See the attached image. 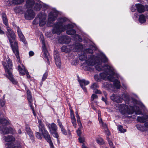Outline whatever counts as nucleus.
<instances>
[{
  "instance_id": "nucleus-17",
  "label": "nucleus",
  "mask_w": 148,
  "mask_h": 148,
  "mask_svg": "<svg viewBox=\"0 0 148 148\" xmlns=\"http://www.w3.org/2000/svg\"><path fill=\"white\" fill-rule=\"evenodd\" d=\"M42 50L44 54V58H46L47 60L48 61V56H49V54L45 46V42L42 39Z\"/></svg>"
},
{
  "instance_id": "nucleus-31",
  "label": "nucleus",
  "mask_w": 148,
  "mask_h": 148,
  "mask_svg": "<svg viewBox=\"0 0 148 148\" xmlns=\"http://www.w3.org/2000/svg\"><path fill=\"white\" fill-rule=\"evenodd\" d=\"M76 113V116L77 119V121L78 124V125L80 126V127H82V124L80 120V118L79 115L78 114V112L77 111H76L75 112Z\"/></svg>"
},
{
  "instance_id": "nucleus-57",
  "label": "nucleus",
  "mask_w": 148,
  "mask_h": 148,
  "mask_svg": "<svg viewBox=\"0 0 148 148\" xmlns=\"http://www.w3.org/2000/svg\"><path fill=\"white\" fill-rule=\"evenodd\" d=\"M95 92L96 93V94H101V92L99 90H96L95 91Z\"/></svg>"
},
{
  "instance_id": "nucleus-32",
  "label": "nucleus",
  "mask_w": 148,
  "mask_h": 148,
  "mask_svg": "<svg viewBox=\"0 0 148 148\" xmlns=\"http://www.w3.org/2000/svg\"><path fill=\"white\" fill-rule=\"evenodd\" d=\"M101 125L103 127L105 131H107L108 130L107 126L106 123H104L102 121V122H99Z\"/></svg>"
},
{
  "instance_id": "nucleus-3",
  "label": "nucleus",
  "mask_w": 148,
  "mask_h": 148,
  "mask_svg": "<svg viewBox=\"0 0 148 148\" xmlns=\"http://www.w3.org/2000/svg\"><path fill=\"white\" fill-rule=\"evenodd\" d=\"M58 22L54 25L52 29V32L53 34H60L62 32L67 29V34L72 35L76 33V31L73 29V25L71 24H69L66 25V22L68 21V20L65 18H59Z\"/></svg>"
},
{
  "instance_id": "nucleus-42",
  "label": "nucleus",
  "mask_w": 148,
  "mask_h": 148,
  "mask_svg": "<svg viewBox=\"0 0 148 148\" xmlns=\"http://www.w3.org/2000/svg\"><path fill=\"white\" fill-rule=\"evenodd\" d=\"M51 133L52 134L53 136L54 137L57 138H58V133L56 132V131L51 132Z\"/></svg>"
},
{
  "instance_id": "nucleus-62",
  "label": "nucleus",
  "mask_w": 148,
  "mask_h": 148,
  "mask_svg": "<svg viewBox=\"0 0 148 148\" xmlns=\"http://www.w3.org/2000/svg\"><path fill=\"white\" fill-rule=\"evenodd\" d=\"M91 107H92V108L94 110H96V108L94 107V106H93V105H91Z\"/></svg>"
},
{
  "instance_id": "nucleus-47",
  "label": "nucleus",
  "mask_w": 148,
  "mask_h": 148,
  "mask_svg": "<svg viewBox=\"0 0 148 148\" xmlns=\"http://www.w3.org/2000/svg\"><path fill=\"white\" fill-rule=\"evenodd\" d=\"M101 112L100 111H98V117L99 122H102V119L101 118Z\"/></svg>"
},
{
  "instance_id": "nucleus-28",
  "label": "nucleus",
  "mask_w": 148,
  "mask_h": 148,
  "mask_svg": "<svg viewBox=\"0 0 148 148\" xmlns=\"http://www.w3.org/2000/svg\"><path fill=\"white\" fill-rule=\"evenodd\" d=\"M24 2V0H12L11 3L15 5H18L23 3Z\"/></svg>"
},
{
  "instance_id": "nucleus-18",
  "label": "nucleus",
  "mask_w": 148,
  "mask_h": 148,
  "mask_svg": "<svg viewBox=\"0 0 148 148\" xmlns=\"http://www.w3.org/2000/svg\"><path fill=\"white\" fill-rule=\"evenodd\" d=\"M54 56L55 61V63L57 66L58 68H60L61 63L58 53L57 51H54Z\"/></svg>"
},
{
  "instance_id": "nucleus-56",
  "label": "nucleus",
  "mask_w": 148,
  "mask_h": 148,
  "mask_svg": "<svg viewBox=\"0 0 148 148\" xmlns=\"http://www.w3.org/2000/svg\"><path fill=\"white\" fill-rule=\"evenodd\" d=\"M34 52L32 51H30L29 52V55L30 56H32L34 55Z\"/></svg>"
},
{
  "instance_id": "nucleus-2",
  "label": "nucleus",
  "mask_w": 148,
  "mask_h": 148,
  "mask_svg": "<svg viewBox=\"0 0 148 148\" xmlns=\"http://www.w3.org/2000/svg\"><path fill=\"white\" fill-rule=\"evenodd\" d=\"M2 17L4 24L7 26L6 28L7 31L6 32V35L8 39L13 53L15 55L18 62L20 63L18 45L17 42L16 40V36L11 28L8 26V19L6 14L5 13H2Z\"/></svg>"
},
{
  "instance_id": "nucleus-11",
  "label": "nucleus",
  "mask_w": 148,
  "mask_h": 148,
  "mask_svg": "<svg viewBox=\"0 0 148 148\" xmlns=\"http://www.w3.org/2000/svg\"><path fill=\"white\" fill-rule=\"evenodd\" d=\"M39 131L41 132L44 138L48 141L51 140V138L48 132L45 129L44 126H38Z\"/></svg>"
},
{
  "instance_id": "nucleus-48",
  "label": "nucleus",
  "mask_w": 148,
  "mask_h": 148,
  "mask_svg": "<svg viewBox=\"0 0 148 148\" xmlns=\"http://www.w3.org/2000/svg\"><path fill=\"white\" fill-rule=\"evenodd\" d=\"M71 119H75V117L74 114L73 112V110H71Z\"/></svg>"
},
{
  "instance_id": "nucleus-4",
  "label": "nucleus",
  "mask_w": 148,
  "mask_h": 148,
  "mask_svg": "<svg viewBox=\"0 0 148 148\" xmlns=\"http://www.w3.org/2000/svg\"><path fill=\"white\" fill-rule=\"evenodd\" d=\"M7 63H6L5 62H4L3 63L5 72L7 73L6 76L13 84H16L17 82L13 78L10 71L12 68V64L11 60L9 58L7 60Z\"/></svg>"
},
{
  "instance_id": "nucleus-33",
  "label": "nucleus",
  "mask_w": 148,
  "mask_h": 148,
  "mask_svg": "<svg viewBox=\"0 0 148 148\" xmlns=\"http://www.w3.org/2000/svg\"><path fill=\"white\" fill-rule=\"evenodd\" d=\"M96 141L98 144H102L104 143L103 139L100 137L97 138Z\"/></svg>"
},
{
  "instance_id": "nucleus-30",
  "label": "nucleus",
  "mask_w": 148,
  "mask_h": 148,
  "mask_svg": "<svg viewBox=\"0 0 148 148\" xmlns=\"http://www.w3.org/2000/svg\"><path fill=\"white\" fill-rule=\"evenodd\" d=\"M146 18L145 16L143 14L139 15V22L143 23L145 22Z\"/></svg>"
},
{
  "instance_id": "nucleus-26",
  "label": "nucleus",
  "mask_w": 148,
  "mask_h": 148,
  "mask_svg": "<svg viewBox=\"0 0 148 148\" xmlns=\"http://www.w3.org/2000/svg\"><path fill=\"white\" fill-rule=\"evenodd\" d=\"M145 10L148 11V5H145L144 6L139 4V13L143 12Z\"/></svg>"
},
{
  "instance_id": "nucleus-10",
  "label": "nucleus",
  "mask_w": 148,
  "mask_h": 148,
  "mask_svg": "<svg viewBox=\"0 0 148 148\" xmlns=\"http://www.w3.org/2000/svg\"><path fill=\"white\" fill-rule=\"evenodd\" d=\"M121 97L120 95L113 94L110 96L111 99L113 101L117 103L122 102L124 98H126L127 96L125 94L123 93Z\"/></svg>"
},
{
  "instance_id": "nucleus-9",
  "label": "nucleus",
  "mask_w": 148,
  "mask_h": 148,
  "mask_svg": "<svg viewBox=\"0 0 148 148\" xmlns=\"http://www.w3.org/2000/svg\"><path fill=\"white\" fill-rule=\"evenodd\" d=\"M3 139L5 141L8 142L5 145V147L7 148H11L15 140V138L12 135L4 136Z\"/></svg>"
},
{
  "instance_id": "nucleus-59",
  "label": "nucleus",
  "mask_w": 148,
  "mask_h": 148,
  "mask_svg": "<svg viewBox=\"0 0 148 148\" xmlns=\"http://www.w3.org/2000/svg\"><path fill=\"white\" fill-rule=\"evenodd\" d=\"M94 77H95V79L96 81H98L99 80V79H98V75H95L94 76Z\"/></svg>"
},
{
  "instance_id": "nucleus-46",
  "label": "nucleus",
  "mask_w": 148,
  "mask_h": 148,
  "mask_svg": "<svg viewBox=\"0 0 148 148\" xmlns=\"http://www.w3.org/2000/svg\"><path fill=\"white\" fill-rule=\"evenodd\" d=\"M79 126V128L77 130V133L78 135V136H79L81 134V129L82 128V127H80V126Z\"/></svg>"
},
{
  "instance_id": "nucleus-64",
  "label": "nucleus",
  "mask_w": 148,
  "mask_h": 148,
  "mask_svg": "<svg viewBox=\"0 0 148 148\" xmlns=\"http://www.w3.org/2000/svg\"><path fill=\"white\" fill-rule=\"evenodd\" d=\"M102 100H103V101H106V99L103 97H102Z\"/></svg>"
},
{
  "instance_id": "nucleus-44",
  "label": "nucleus",
  "mask_w": 148,
  "mask_h": 148,
  "mask_svg": "<svg viewBox=\"0 0 148 148\" xmlns=\"http://www.w3.org/2000/svg\"><path fill=\"white\" fill-rule=\"evenodd\" d=\"M61 131L63 134L66 135L67 134V132L66 130L64 129V127H62L60 128Z\"/></svg>"
},
{
  "instance_id": "nucleus-14",
  "label": "nucleus",
  "mask_w": 148,
  "mask_h": 148,
  "mask_svg": "<svg viewBox=\"0 0 148 148\" xmlns=\"http://www.w3.org/2000/svg\"><path fill=\"white\" fill-rule=\"evenodd\" d=\"M58 15V12L56 11H53L51 12L49 14L48 18V23H51L56 19Z\"/></svg>"
},
{
  "instance_id": "nucleus-21",
  "label": "nucleus",
  "mask_w": 148,
  "mask_h": 148,
  "mask_svg": "<svg viewBox=\"0 0 148 148\" xmlns=\"http://www.w3.org/2000/svg\"><path fill=\"white\" fill-rule=\"evenodd\" d=\"M131 10L132 12H135L137 10V12L136 13L134 14V16L135 18L137 19L138 20H139L138 17V13H139V4H136L135 5H133L132 6Z\"/></svg>"
},
{
  "instance_id": "nucleus-63",
  "label": "nucleus",
  "mask_w": 148,
  "mask_h": 148,
  "mask_svg": "<svg viewBox=\"0 0 148 148\" xmlns=\"http://www.w3.org/2000/svg\"><path fill=\"white\" fill-rule=\"evenodd\" d=\"M18 133L20 134H21V130H18Z\"/></svg>"
},
{
  "instance_id": "nucleus-54",
  "label": "nucleus",
  "mask_w": 148,
  "mask_h": 148,
  "mask_svg": "<svg viewBox=\"0 0 148 148\" xmlns=\"http://www.w3.org/2000/svg\"><path fill=\"white\" fill-rule=\"evenodd\" d=\"M81 87L83 90L84 91L86 92H87V90L86 89V88L85 86H83V85H80Z\"/></svg>"
},
{
  "instance_id": "nucleus-12",
  "label": "nucleus",
  "mask_w": 148,
  "mask_h": 148,
  "mask_svg": "<svg viewBox=\"0 0 148 148\" xmlns=\"http://www.w3.org/2000/svg\"><path fill=\"white\" fill-rule=\"evenodd\" d=\"M92 49H86L85 50V52L83 54L80 55L79 57V58L81 60H86L87 59V54L88 53H93V50H95L96 49L95 47H92Z\"/></svg>"
},
{
  "instance_id": "nucleus-51",
  "label": "nucleus",
  "mask_w": 148,
  "mask_h": 148,
  "mask_svg": "<svg viewBox=\"0 0 148 148\" xmlns=\"http://www.w3.org/2000/svg\"><path fill=\"white\" fill-rule=\"evenodd\" d=\"M11 147L12 148H21L20 145H13Z\"/></svg>"
},
{
  "instance_id": "nucleus-43",
  "label": "nucleus",
  "mask_w": 148,
  "mask_h": 148,
  "mask_svg": "<svg viewBox=\"0 0 148 148\" xmlns=\"http://www.w3.org/2000/svg\"><path fill=\"white\" fill-rule=\"evenodd\" d=\"M139 109H140V108H142L143 110H144L145 109V107L144 105L143 104V103L139 101Z\"/></svg>"
},
{
  "instance_id": "nucleus-60",
  "label": "nucleus",
  "mask_w": 148,
  "mask_h": 148,
  "mask_svg": "<svg viewBox=\"0 0 148 148\" xmlns=\"http://www.w3.org/2000/svg\"><path fill=\"white\" fill-rule=\"evenodd\" d=\"M145 125L146 128H148V121L145 123Z\"/></svg>"
},
{
  "instance_id": "nucleus-38",
  "label": "nucleus",
  "mask_w": 148,
  "mask_h": 148,
  "mask_svg": "<svg viewBox=\"0 0 148 148\" xmlns=\"http://www.w3.org/2000/svg\"><path fill=\"white\" fill-rule=\"evenodd\" d=\"M78 140H79V141L80 143H82V144L84 143V142L85 141V138L84 137H80L79 138Z\"/></svg>"
},
{
  "instance_id": "nucleus-29",
  "label": "nucleus",
  "mask_w": 148,
  "mask_h": 148,
  "mask_svg": "<svg viewBox=\"0 0 148 148\" xmlns=\"http://www.w3.org/2000/svg\"><path fill=\"white\" fill-rule=\"evenodd\" d=\"M80 85H83L84 84L85 85H87L89 84V82L88 81L86 80L85 79H82V80H78Z\"/></svg>"
},
{
  "instance_id": "nucleus-39",
  "label": "nucleus",
  "mask_w": 148,
  "mask_h": 148,
  "mask_svg": "<svg viewBox=\"0 0 148 148\" xmlns=\"http://www.w3.org/2000/svg\"><path fill=\"white\" fill-rule=\"evenodd\" d=\"M36 136L39 139H41L42 138L41 135L40 133L37 132L36 133Z\"/></svg>"
},
{
  "instance_id": "nucleus-55",
  "label": "nucleus",
  "mask_w": 148,
  "mask_h": 148,
  "mask_svg": "<svg viewBox=\"0 0 148 148\" xmlns=\"http://www.w3.org/2000/svg\"><path fill=\"white\" fill-rule=\"evenodd\" d=\"M105 132L106 134L108 136H109L110 135V132L108 131V129L107 131H105Z\"/></svg>"
},
{
  "instance_id": "nucleus-45",
  "label": "nucleus",
  "mask_w": 148,
  "mask_h": 148,
  "mask_svg": "<svg viewBox=\"0 0 148 148\" xmlns=\"http://www.w3.org/2000/svg\"><path fill=\"white\" fill-rule=\"evenodd\" d=\"M75 39L76 40H78L80 41L81 40L80 36L78 34H75Z\"/></svg>"
},
{
  "instance_id": "nucleus-1",
  "label": "nucleus",
  "mask_w": 148,
  "mask_h": 148,
  "mask_svg": "<svg viewBox=\"0 0 148 148\" xmlns=\"http://www.w3.org/2000/svg\"><path fill=\"white\" fill-rule=\"evenodd\" d=\"M108 61V59L103 53H100L97 56L90 55L89 57L87 58L85 60V65L88 70L90 69L92 66L95 65L97 70L98 71H103L104 72L100 74L101 77L105 80H108L113 82L114 86L117 89L120 88L121 85L120 82L116 79V77L118 78L119 75L115 73L114 69L110 64L106 65L102 67L101 64L102 62H106Z\"/></svg>"
},
{
  "instance_id": "nucleus-27",
  "label": "nucleus",
  "mask_w": 148,
  "mask_h": 148,
  "mask_svg": "<svg viewBox=\"0 0 148 148\" xmlns=\"http://www.w3.org/2000/svg\"><path fill=\"white\" fill-rule=\"evenodd\" d=\"M148 119V115L143 114L142 116H139V122H143Z\"/></svg>"
},
{
  "instance_id": "nucleus-52",
  "label": "nucleus",
  "mask_w": 148,
  "mask_h": 148,
  "mask_svg": "<svg viewBox=\"0 0 148 148\" xmlns=\"http://www.w3.org/2000/svg\"><path fill=\"white\" fill-rule=\"evenodd\" d=\"M58 121V125L61 128L62 127H63V126L62 125V123L60 121V120L59 119H58L57 120Z\"/></svg>"
},
{
  "instance_id": "nucleus-35",
  "label": "nucleus",
  "mask_w": 148,
  "mask_h": 148,
  "mask_svg": "<svg viewBox=\"0 0 148 148\" xmlns=\"http://www.w3.org/2000/svg\"><path fill=\"white\" fill-rule=\"evenodd\" d=\"M107 139L108 140L109 144L110 147V148H116L113 145V144L112 142L109 139L108 137H107Z\"/></svg>"
},
{
  "instance_id": "nucleus-24",
  "label": "nucleus",
  "mask_w": 148,
  "mask_h": 148,
  "mask_svg": "<svg viewBox=\"0 0 148 148\" xmlns=\"http://www.w3.org/2000/svg\"><path fill=\"white\" fill-rule=\"evenodd\" d=\"M35 2V0H27L25 7L27 9L32 8L34 6Z\"/></svg>"
},
{
  "instance_id": "nucleus-19",
  "label": "nucleus",
  "mask_w": 148,
  "mask_h": 148,
  "mask_svg": "<svg viewBox=\"0 0 148 148\" xmlns=\"http://www.w3.org/2000/svg\"><path fill=\"white\" fill-rule=\"evenodd\" d=\"M36 2L34 5V9L36 11H39L43 5V3L39 0H35Z\"/></svg>"
},
{
  "instance_id": "nucleus-34",
  "label": "nucleus",
  "mask_w": 148,
  "mask_h": 148,
  "mask_svg": "<svg viewBox=\"0 0 148 148\" xmlns=\"http://www.w3.org/2000/svg\"><path fill=\"white\" fill-rule=\"evenodd\" d=\"M99 86L97 83H94L92 85L90 88L92 89L95 90Z\"/></svg>"
},
{
  "instance_id": "nucleus-37",
  "label": "nucleus",
  "mask_w": 148,
  "mask_h": 148,
  "mask_svg": "<svg viewBox=\"0 0 148 148\" xmlns=\"http://www.w3.org/2000/svg\"><path fill=\"white\" fill-rule=\"evenodd\" d=\"M71 120V122L73 126L75 127L76 128L77 127V124H76V120L75 119H72Z\"/></svg>"
},
{
  "instance_id": "nucleus-49",
  "label": "nucleus",
  "mask_w": 148,
  "mask_h": 148,
  "mask_svg": "<svg viewBox=\"0 0 148 148\" xmlns=\"http://www.w3.org/2000/svg\"><path fill=\"white\" fill-rule=\"evenodd\" d=\"M47 142L49 143L50 148H54V146L51 139L47 141Z\"/></svg>"
},
{
  "instance_id": "nucleus-25",
  "label": "nucleus",
  "mask_w": 148,
  "mask_h": 148,
  "mask_svg": "<svg viewBox=\"0 0 148 148\" xmlns=\"http://www.w3.org/2000/svg\"><path fill=\"white\" fill-rule=\"evenodd\" d=\"M47 126L51 132L56 131L57 130V126L54 123H52L51 124H47Z\"/></svg>"
},
{
  "instance_id": "nucleus-5",
  "label": "nucleus",
  "mask_w": 148,
  "mask_h": 148,
  "mask_svg": "<svg viewBox=\"0 0 148 148\" xmlns=\"http://www.w3.org/2000/svg\"><path fill=\"white\" fill-rule=\"evenodd\" d=\"M136 106H130L129 107L124 104H119L117 107L122 114L124 115L132 114L135 111V107Z\"/></svg>"
},
{
  "instance_id": "nucleus-41",
  "label": "nucleus",
  "mask_w": 148,
  "mask_h": 148,
  "mask_svg": "<svg viewBox=\"0 0 148 148\" xmlns=\"http://www.w3.org/2000/svg\"><path fill=\"white\" fill-rule=\"evenodd\" d=\"M5 101L3 99H0V105L1 107H3L5 106Z\"/></svg>"
},
{
  "instance_id": "nucleus-50",
  "label": "nucleus",
  "mask_w": 148,
  "mask_h": 148,
  "mask_svg": "<svg viewBox=\"0 0 148 148\" xmlns=\"http://www.w3.org/2000/svg\"><path fill=\"white\" fill-rule=\"evenodd\" d=\"M97 98V96L95 94H92L91 96V100H93L94 99Z\"/></svg>"
},
{
  "instance_id": "nucleus-6",
  "label": "nucleus",
  "mask_w": 148,
  "mask_h": 148,
  "mask_svg": "<svg viewBox=\"0 0 148 148\" xmlns=\"http://www.w3.org/2000/svg\"><path fill=\"white\" fill-rule=\"evenodd\" d=\"M82 48L83 46L80 43H77L71 46L69 45H64L61 47V50L62 52L67 53L70 52L71 50L77 51Z\"/></svg>"
},
{
  "instance_id": "nucleus-61",
  "label": "nucleus",
  "mask_w": 148,
  "mask_h": 148,
  "mask_svg": "<svg viewBox=\"0 0 148 148\" xmlns=\"http://www.w3.org/2000/svg\"><path fill=\"white\" fill-rule=\"evenodd\" d=\"M10 3V2L9 1H8L7 2V5L8 6H10L11 5V4Z\"/></svg>"
},
{
  "instance_id": "nucleus-36",
  "label": "nucleus",
  "mask_w": 148,
  "mask_h": 148,
  "mask_svg": "<svg viewBox=\"0 0 148 148\" xmlns=\"http://www.w3.org/2000/svg\"><path fill=\"white\" fill-rule=\"evenodd\" d=\"M119 130L121 132H124L126 131V130L123 129V127L121 125L119 126Z\"/></svg>"
},
{
  "instance_id": "nucleus-20",
  "label": "nucleus",
  "mask_w": 148,
  "mask_h": 148,
  "mask_svg": "<svg viewBox=\"0 0 148 148\" xmlns=\"http://www.w3.org/2000/svg\"><path fill=\"white\" fill-rule=\"evenodd\" d=\"M27 97L29 105L31 109L34 111V107L32 106L33 99L30 91L28 90L27 91Z\"/></svg>"
},
{
  "instance_id": "nucleus-23",
  "label": "nucleus",
  "mask_w": 148,
  "mask_h": 148,
  "mask_svg": "<svg viewBox=\"0 0 148 148\" xmlns=\"http://www.w3.org/2000/svg\"><path fill=\"white\" fill-rule=\"evenodd\" d=\"M17 32L19 37V38L20 40L22 41L24 44H26L27 42L25 39L21 29L19 27H17Z\"/></svg>"
},
{
  "instance_id": "nucleus-53",
  "label": "nucleus",
  "mask_w": 148,
  "mask_h": 148,
  "mask_svg": "<svg viewBox=\"0 0 148 148\" xmlns=\"http://www.w3.org/2000/svg\"><path fill=\"white\" fill-rule=\"evenodd\" d=\"M38 121L39 124L38 126H41V127L44 126L42 124V121L38 119Z\"/></svg>"
},
{
  "instance_id": "nucleus-40",
  "label": "nucleus",
  "mask_w": 148,
  "mask_h": 148,
  "mask_svg": "<svg viewBox=\"0 0 148 148\" xmlns=\"http://www.w3.org/2000/svg\"><path fill=\"white\" fill-rule=\"evenodd\" d=\"M47 75L48 73L47 72H46L43 75L42 78V81H44L46 79L47 77Z\"/></svg>"
},
{
  "instance_id": "nucleus-15",
  "label": "nucleus",
  "mask_w": 148,
  "mask_h": 148,
  "mask_svg": "<svg viewBox=\"0 0 148 148\" xmlns=\"http://www.w3.org/2000/svg\"><path fill=\"white\" fill-rule=\"evenodd\" d=\"M18 69L20 75H23L26 74L28 78L30 76L28 72L25 70L24 66L23 64H21V66H18Z\"/></svg>"
},
{
  "instance_id": "nucleus-58",
  "label": "nucleus",
  "mask_w": 148,
  "mask_h": 148,
  "mask_svg": "<svg viewBox=\"0 0 148 148\" xmlns=\"http://www.w3.org/2000/svg\"><path fill=\"white\" fill-rule=\"evenodd\" d=\"M82 148H88L85 145V143H83L82 145Z\"/></svg>"
},
{
  "instance_id": "nucleus-13",
  "label": "nucleus",
  "mask_w": 148,
  "mask_h": 148,
  "mask_svg": "<svg viewBox=\"0 0 148 148\" xmlns=\"http://www.w3.org/2000/svg\"><path fill=\"white\" fill-rule=\"evenodd\" d=\"M35 14L32 10H27L24 13L25 18L28 20L33 19L35 16Z\"/></svg>"
},
{
  "instance_id": "nucleus-16",
  "label": "nucleus",
  "mask_w": 148,
  "mask_h": 148,
  "mask_svg": "<svg viewBox=\"0 0 148 148\" xmlns=\"http://www.w3.org/2000/svg\"><path fill=\"white\" fill-rule=\"evenodd\" d=\"M71 40L69 37L65 35L61 36L58 39L59 42L60 43H69Z\"/></svg>"
},
{
  "instance_id": "nucleus-22",
  "label": "nucleus",
  "mask_w": 148,
  "mask_h": 148,
  "mask_svg": "<svg viewBox=\"0 0 148 148\" xmlns=\"http://www.w3.org/2000/svg\"><path fill=\"white\" fill-rule=\"evenodd\" d=\"M25 128L27 133L29 136L30 139L34 141V137L33 134L29 126L28 125H26L25 126Z\"/></svg>"
},
{
  "instance_id": "nucleus-7",
  "label": "nucleus",
  "mask_w": 148,
  "mask_h": 148,
  "mask_svg": "<svg viewBox=\"0 0 148 148\" xmlns=\"http://www.w3.org/2000/svg\"><path fill=\"white\" fill-rule=\"evenodd\" d=\"M5 119L8 120L9 123L8 124H6V123H2L0 124V125H1L0 126V133L3 135H5L14 133L15 131L14 128L11 127H6V125L10 124V121L7 119ZM3 123H4V122H3Z\"/></svg>"
},
{
  "instance_id": "nucleus-8",
  "label": "nucleus",
  "mask_w": 148,
  "mask_h": 148,
  "mask_svg": "<svg viewBox=\"0 0 148 148\" xmlns=\"http://www.w3.org/2000/svg\"><path fill=\"white\" fill-rule=\"evenodd\" d=\"M47 15L45 13H40L33 21V24L39 23V26H42L45 24L47 22Z\"/></svg>"
}]
</instances>
